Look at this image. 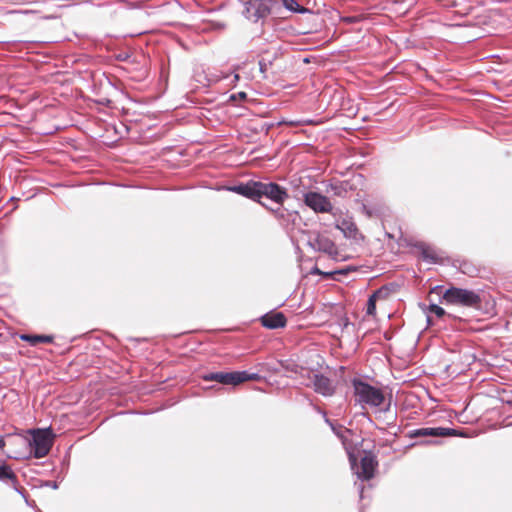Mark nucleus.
I'll use <instances>...</instances> for the list:
<instances>
[{
	"label": "nucleus",
	"instance_id": "nucleus-7",
	"mask_svg": "<svg viewBox=\"0 0 512 512\" xmlns=\"http://www.w3.org/2000/svg\"><path fill=\"white\" fill-rule=\"evenodd\" d=\"M304 203L316 213H331L336 216L330 200L317 192H307L304 194Z\"/></svg>",
	"mask_w": 512,
	"mask_h": 512
},
{
	"label": "nucleus",
	"instance_id": "nucleus-23",
	"mask_svg": "<svg viewBox=\"0 0 512 512\" xmlns=\"http://www.w3.org/2000/svg\"><path fill=\"white\" fill-rule=\"evenodd\" d=\"M314 408L318 413H320L324 417V420L326 421V418H328L326 412L317 406H315Z\"/></svg>",
	"mask_w": 512,
	"mask_h": 512
},
{
	"label": "nucleus",
	"instance_id": "nucleus-21",
	"mask_svg": "<svg viewBox=\"0 0 512 512\" xmlns=\"http://www.w3.org/2000/svg\"><path fill=\"white\" fill-rule=\"evenodd\" d=\"M429 312L435 314L439 318L445 315V310L437 304H431L429 306Z\"/></svg>",
	"mask_w": 512,
	"mask_h": 512
},
{
	"label": "nucleus",
	"instance_id": "nucleus-19",
	"mask_svg": "<svg viewBox=\"0 0 512 512\" xmlns=\"http://www.w3.org/2000/svg\"><path fill=\"white\" fill-rule=\"evenodd\" d=\"M283 5L287 10L291 12L304 14L309 11L307 8H304L301 5H299L296 0H283Z\"/></svg>",
	"mask_w": 512,
	"mask_h": 512
},
{
	"label": "nucleus",
	"instance_id": "nucleus-31",
	"mask_svg": "<svg viewBox=\"0 0 512 512\" xmlns=\"http://www.w3.org/2000/svg\"><path fill=\"white\" fill-rule=\"evenodd\" d=\"M259 65H260V70L263 71V63H262V61L259 62Z\"/></svg>",
	"mask_w": 512,
	"mask_h": 512
},
{
	"label": "nucleus",
	"instance_id": "nucleus-29",
	"mask_svg": "<svg viewBox=\"0 0 512 512\" xmlns=\"http://www.w3.org/2000/svg\"><path fill=\"white\" fill-rule=\"evenodd\" d=\"M5 446V441L2 437H0V448H3Z\"/></svg>",
	"mask_w": 512,
	"mask_h": 512
},
{
	"label": "nucleus",
	"instance_id": "nucleus-6",
	"mask_svg": "<svg viewBox=\"0 0 512 512\" xmlns=\"http://www.w3.org/2000/svg\"><path fill=\"white\" fill-rule=\"evenodd\" d=\"M270 4V0H249L245 3L244 16L252 22H258L270 14Z\"/></svg>",
	"mask_w": 512,
	"mask_h": 512
},
{
	"label": "nucleus",
	"instance_id": "nucleus-17",
	"mask_svg": "<svg viewBox=\"0 0 512 512\" xmlns=\"http://www.w3.org/2000/svg\"><path fill=\"white\" fill-rule=\"evenodd\" d=\"M352 186L347 181L337 182L330 185V190L334 195L339 197H345L348 190H350Z\"/></svg>",
	"mask_w": 512,
	"mask_h": 512
},
{
	"label": "nucleus",
	"instance_id": "nucleus-5",
	"mask_svg": "<svg viewBox=\"0 0 512 512\" xmlns=\"http://www.w3.org/2000/svg\"><path fill=\"white\" fill-rule=\"evenodd\" d=\"M260 378L257 373H249L247 371L236 372H213L204 376L206 381H216L224 385H238L245 381L258 380Z\"/></svg>",
	"mask_w": 512,
	"mask_h": 512
},
{
	"label": "nucleus",
	"instance_id": "nucleus-4",
	"mask_svg": "<svg viewBox=\"0 0 512 512\" xmlns=\"http://www.w3.org/2000/svg\"><path fill=\"white\" fill-rule=\"evenodd\" d=\"M32 438L24 440L33 449L35 458L45 457L51 450L54 442V434L51 428L34 429L30 431Z\"/></svg>",
	"mask_w": 512,
	"mask_h": 512
},
{
	"label": "nucleus",
	"instance_id": "nucleus-2",
	"mask_svg": "<svg viewBox=\"0 0 512 512\" xmlns=\"http://www.w3.org/2000/svg\"><path fill=\"white\" fill-rule=\"evenodd\" d=\"M352 385L355 402L363 409L370 407L380 408L381 411L389 410L390 403H388L385 408L381 407L385 403V395L381 389L357 379L353 380Z\"/></svg>",
	"mask_w": 512,
	"mask_h": 512
},
{
	"label": "nucleus",
	"instance_id": "nucleus-15",
	"mask_svg": "<svg viewBox=\"0 0 512 512\" xmlns=\"http://www.w3.org/2000/svg\"><path fill=\"white\" fill-rule=\"evenodd\" d=\"M20 339L28 342L32 346H36L39 343H52L53 336L51 335H33V334H22Z\"/></svg>",
	"mask_w": 512,
	"mask_h": 512
},
{
	"label": "nucleus",
	"instance_id": "nucleus-11",
	"mask_svg": "<svg viewBox=\"0 0 512 512\" xmlns=\"http://www.w3.org/2000/svg\"><path fill=\"white\" fill-rule=\"evenodd\" d=\"M311 383L315 392L325 397L332 396L335 392L331 380L323 375L313 374Z\"/></svg>",
	"mask_w": 512,
	"mask_h": 512
},
{
	"label": "nucleus",
	"instance_id": "nucleus-18",
	"mask_svg": "<svg viewBox=\"0 0 512 512\" xmlns=\"http://www.w3.org/2000/svg\"><path fill=\"white\" fill-rule=\"evenodd\" d=\"M383 293V289L375 291L367 301L366 313L367 315L374 316L376 314V301Z\"/></svg>",
	"mask_w": 512,
	"mask_h": 512
},
{
	"label": "nucleus",
	"instance_id": "nucleus-1",
	"mask_svg": "<svg viewBox=\"0 0 512 512\" xmlns=\"http://www.w3.org/2000/svg\"><path fill=\"white\" fill-rule=\"evenodd\" d=\"M229 190L258 202L261 197H266L279 205H282L288 198L286 189L273 182L249 180L246 183L233 186Z\"/></svg>",
	"mask_w": 512,
	"mask_h": 512
},
{
	"label": "nucleus",
	"instance_id": "nucleus-24",
	"mask_svg": "<svg viewBox=\"0 0 512 512\" xmlns=\"http://www.w3.org/2000/svg\"><path fill=\"white\" fill-rule=\"evenodd\" d=\"M314 408L318 413H320L324 417V420L326 421V418H328L326 412L317 406H315Z\"/></svg>",
	"mask_w": 512,
	"mask_h": 512
},
{
	"label": "nucleus",
	"instance_id": "nucleus-13",
	"mask_svg": "<svg viewBox=\"0 0 512 512\" xmlns=\"http://www.w3.org/2000/svg\"><path fill=\"white\" fill-rule=\"evenodd\" d=\"M336 228L339 229L346 238L356 239L358 229L352 218L345 217L336 221Z\"/></svg>",
	"mask_w": 512,
	"mask_h": 512
},
{
	"label": "nucleus",
	"instance_id": "nucleus-14",
	"mask_svg": "<svg viewBox=\"0 0 512 512\" xmlns=\"http://www.w3.org/2000/svg\"><path fill=\"white\" fill-rule=\"evenodd\" d=\"M415 247L420 252V256L425 262L429 264H434L438 262L439 256L432 246L424 242H419L415 245Z\"/></svg>",
	"mask_w": 512,
	"mask_h": 512
},
{
	"label": "nucleus",
	"instance_id": "nucleus-28",
	"mask_svg": "<svg viewBox=\"0 0 512 512\" xmlns=\"http://www.w3.org/2000/svg\"><path fill=\"white\" fill-rule=\"evenodd\" d=\"M272 212H273L276 216H283V214H281V213H280V212H281L280 208H277V209H275V210H272Z\"/></svg>",
	"mask_w": 512,
	"mask_h": 512
},
{
	"label": "nucleus",
	"instance_id": "nucleus-26",
	"mask_svg": "<svg viewBox=\"0 0 512 512\" xmlns=\"http://www.w3.org/2000/svg\"><path fill=\"white\" fill-rule=\"evenodd\" d=\"M311 120H305V121H297V122H290V125H298V124H311Z\"/></svg>",
	"mask_w": 512,
	"mask_h": 512
},
{
	"label": "nucleus",
	"instance_id": "nucleus-16",
	"mask_svg": "<svg viewBox=\"0 0 512 512\" xmlns=\"http://www.w3.org/2000/svg\"><path fill=\"white\" fill-rule=\"evenodd\" d=\"M0 481H9L17 489V477L12 469L6 464H0Z\"/></svg>",
	"mask_w": 512,
	"mask_h": 512
},
{
	"label": "nucleus",
	"instance_id": "nucleus-25",
	"mask_svg": "<svg viewBox=\"0 0 512 512\" xmlns=\"http://www.w3.org/2000/svg\"><path fill=\"white\" fill-rule=\"evenodd\" d=\"M237 97H238V98L243 99V98H245V97H246V93H245V92H239V93L237 94ZM231 99H232V100H235V99H236V95H232V96H231Z\"/></svg>",
	"mask_w": 512,
	"mask_h": 512
},
{
	"label": "nucleus",
	"instance_id": "nucleus-30",
	"mask_svg": "<svg viewBox=\"0 0 512 512\" xmlns=\"http://www.w3.org/2000/svg\"><path fill=\"white\" fill-rule=\"evenodd\" d=\"M9 457L14 458V459H20L21 458L20 455H16V454L15 455H10Z\"/></svg>",
	"mask_w": 512,
	"mask_h": 512
},
{
	"label": "nucleus",
	"instance_id": "nucleus-27",
	"mask_svg": "<svg viewBox=\"0 0 512 512\" xmlns=\"http://www.w3.org/2000/svg\"><path fill=\"white\" fill-rule=\"evenodd\" d=\"M349 460H350L352 469H354L355 464H356V459L353 457V455L350 454Z\"/></svg>",
	"mask_w": 512,
	"mask_h": 512
},
{
	"label": "nucleus",
	"instance_id": "nucleus-9",
	"mask_svg": "<svg viewBox=\"0 0 512 512\" xmlns=\"http://www.w3.org/2000/svg\"><path fill=\"white\" fill-rule=\"evenodd\" d=\"M308 245L315 251H321L327 253L330 256L337 254V247L334 242L326 236L315 234L310 236Z\"/></svg>",
	"mask_w": 512,
	"mask_h": 512
},
{
	"label": "nucleus",
	"instance_id": "nucleus-22",
	"mask_svg": "<svg viewBox=\"0 0 512 512\" xmlns=\"http://www.w3.org/2000/svg\"><path fill=\"white\" fill-rule=\"evenodd\" d=\"M311 273L312 274H316V275H324L326 277H329V276H332L333 274H344V273H346V271L345 270H338V271H334V272L324 273L319 268L315 267V268L312 269Z\"/></svg>",
	"mask_w": 512,
	"mask_h": 512
},
{
	"label": "nucleus",
	"instance_id": "nucleus-12",
	"mask_svg": "<svg viewBox=\"0 0 512 512\" xmlns=\"http://www.w3.org/2000/svg\"><path fill=\"white\" fill-rule=\"evenodd\" d=\"M260 321L261 324L268 329L285 327L287 322L286 317L281 312L267 313L261 317Z\"/></svg>",
	"mask_w": 512,
	"mask_h": 512
},
{
	"label": "nucleus",
	"instance_id": "nucleus-32",
	"mask_svg": "<svg viewBox=\"0 0 512 512\" xmlns=\"http://www.w3.org/2000/svg\"><path fill=\"white\" fill-rule=\"evenodd\" d=\"M234 79L237 81L239 79V75L238 74H235L234 75Z\"/></svg>",
	"mask_w": 512,
	"mask_h": 512
},
{
	"label": "nucleus",
	"instance_id": "nucleus-3",
	"mask_svg": "<svg viewBox=\"0 0 512 512\" xmlns=\"http://www.w3.org/2000/svg\"><path fill=\"white\" fill-rule=\"evenodd\" d=\"M442 298L447 304L468 308H479L482 301L478 292L455 286L448 288Z\"/></svg>",
	"mask_w": 512,
	"mask_h": 512
},
{
	"label": "nucleus",
	"instance_id": "nucleus-20",
	"mask_svg": "<svg viewBox=\"0 0 512 512\" xmlns=\"http://www.w3.org/2000/svg\"><path fill=\"white\" fill-rule=\"evenodd\" d=\"M326 423L331 427L333 432L340 438L344 437V428L342 426H335L329 418H326Z\"/></svg>",
	"mask_w": 512,
	"mask_h": 512
},
{
	"label": "nucleus",
	"instance_id": "nucleus-8",
	"mask_svg": "<svg viewBox=\"0 0 512 512\" xmlns=\"http://www.w3.org/2000/svg\"><path fill=\"white\" fill-rule=\"evenodd\" d=\"M410 438L417 437H447V436H456L457 431L451 428H443V427H422L410 430L408 433Z\"/></svg>",
	"mask_w": 512,
	"mask_h": 512
},
{
	"label": "nucleus",
	"instance_id": "nucleus-33",
	"mask_svg": "<svg viewBox=\"0 0 512 512\" xmlns=\"http://www.w3.org/2000/svg\"><path fill=\"white\" fill-rule=\"evenodd\" d=\"M52 487L57 488V484L56 483L52 484Z\"/></svg>",
	"mask_w": 512,
	"mask_h": 512
},
{
	"label": "nucleus",
	"instance_id": "nucleus-10",
	"mask_svg": "<svg viewBox=\"0 0 512 512\" xmlns=\"http://www.w3.org/2000/svg\"><path fill=\"white\" fill-rule=\"evenodd\" d=\"M377 461L372 454H366L361 459L360 469L356 471L357 477L362 480H369L374 476Z\"/></svg>",
	"mask_w": 512,
	"mask_h": 512
}]
</instances>
